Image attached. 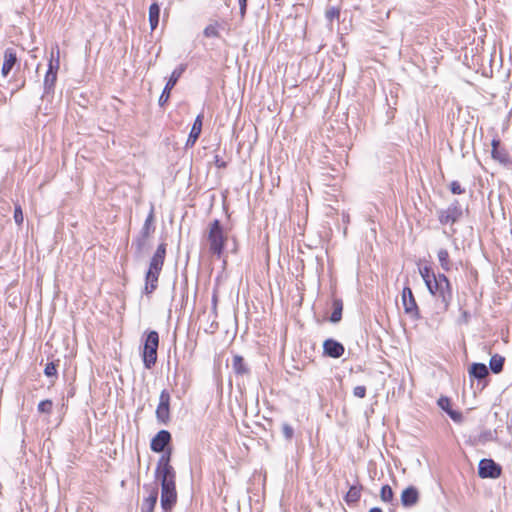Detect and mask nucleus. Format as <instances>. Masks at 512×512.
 <instances>
[{
    "mask_svg": "<svg viewBox=\"0 0 512 512\" xmlns=\"http://www.w3.org/2000/svg\"><path fill=\"white\" fill-rule=\"evenodd\" d=\"M59 49L56 48V52L52 50L51 57L48 64V70L44 78V93L49 94L53 92L54 86L57 80V72L60 66L59 61Z\"/></svg>",
    "mask_w": 512,
    "mask_h": 512,
    "instance_id": "nucleus-5",
    "label": "nucleus"
},
{
    "mask_svg": "<svg viewBox=\"0 0 512 512\" xmlns=\"http://www.w3.org/2000/svg\"><path fill=\"white\" fill-rule=\"evenodd\" d=\"M158 500V488L154 487L150 491L147 498L143 500L142 512H153Z\"/></svg>",
    "mask_w": 512,
    "mask_h": 512,
    "instance_id": "nucleus-20",
    "label": "nucleus"
},
{
    "mask_svg": "<svg viewBox=\"0 0 512 512\" xmlns=\"http://www.w3.org/2000/svg\"><path fill=\"white\" fill-rule=\"evenodd\" d=\"M447 414L450 416V418L455 422H461L462 420V414L455 410H449Z\"/></svg>",
    "mask_w": 512,
    "mask_h": 512,
    "instance_id": "nucleus-39",
    "label": "nucleus"
},
{
    "mask_svg": "<svg viewBox=\"0 0 512 512\" xmlns=\"http://www.w3.org/2000/svg\"><path fill=\"white\" fill-rule=\"evenodd\" d=\"M380 498L383 502L390 503L394 499V493L389 485H384L380 491Z\"/></svg>",
    "mask_w": 512,
    "mask_h": 512,
    "instance_id": "nucleus-29",
    "label": "nucleus"
},
{
    "mask_svg": "<svg viewBox=\"0 0 512 512\" xmlns=\"http://www.w3.org/2000/svg\"><path fill=\"white\" fill-rule=\"evenodd\" d=\"M282 432H283L284 437L287 440L292 439L293 434H294V430H293V428L289 424L285 423V424L282 425Z\"/></svg>",
    "mask_w": 512,
    "mask_h": 512,
    "instance_id": "nucleus-35",
    "label": "nucleus"
},
{
    "mask_svg": "<svg viewBox=\"0 0 512 512\" xmlns=\"http://www.w3.org/2000/svg\"><path fill=\"white\" fill-rule=\"evenodd\" d=\"M428 291L436 297L447 310L453 299L452 287L449 279L444 274H438L436 280L433 279L431 289Z\"/></svg>",
    "mask_w": 512,
    "mask_h": 512,
    "instance_id": "nucleus-2",
    "label": "nucleus"
},
{
    "mask_svg": "<svg viewBox=\"0 0 512 512\" xmlns=\"http://www.w3.org/2000/svg\"><path fill=\"white\" fill-rule=\"evenodd\" d=\"M154 231V207L152 206L140 231V235L135 240L138 250H142L145 246L146 240L154 233Z\"/></svg>",
    "mask_w": 512,
    "mask_h": 512,
    "instance_id": "nucleus-6",
    "label": "nucleus"
},
{
    "mask_svg": "<svg viewBox=\"0 0 512 512\" xmlns=\"http://www.w3.org/2000/svg\"><path fill=\"white\" fill-rule=\"evenodd\" d=\"M505 358L499 354H495L490 358L489 367L493 373H500L503 370Z\"/></svg>",
    "mask_w": 512,
    "mask_h": 512,
    "instance_id": "nucleus-25",
    "label": "nucleus"
},
{
    "mask_svg": "<svg viewBox=\"0 0 512 512\" xmlns=\"http://www.w3.org/2000/svg\"><path fill=\"white\" fill-rule=\"evenodd\" d=\"M491 144H492V151H491L492 158L501 164H504V165L509 164L511 162L510 154L505 148L500 147V140L494 138L492 140Z\"/></svg>",
    "mask_w": 512,
    "mask_h": 512,
    "instance_id": "nucleus-14",
    "label": "nucleus"
},
{
    "mask_svg": "<svg viewBox=\"0 0 512 512\" xmlns=\"http://www.w3.org/2000/svg\"><path fill=\"white\" fill-rule=\"evenodd\" d=\"M353 395L357 398H364L366 395V387L362 385L354 387Z\"/></svg>",
    "mask_w": 512,
    "mask_h": 512,
    "instance_id": "nucleus-37",
    "label": "nucleus"
},
{
    "mask_svg": "<svg viewBox=\"0 0 512 512\" xmlns=\"http://www.w3.org/2000/svg\"><path fill=\"white\" fill-rule=\"evenodd\" d=\"M14 221L18 226H21L24 221L23 211L20 205L16 204L14 209Z\"/></svg>",
    "mask_w": 512,
    "mask_h": 512,
    "instance_id": "nucleus-32",
    "label": "nucleus"
},
{
    "mask_svg": "<svg viewBox=\"0 0 512 512\" xmlns=\"http://www.w3.org/2000/svg\"><path fill=\"white\" fill-rule=\"evenodd\" d=\"M438 405L441 409H443L445 412H448L451 410L450 408V400L447 397H441L438 400Z\"/></svg>",
    "mask_w": 512,
    "mask_h": 512,
    "instance_id": "nucleus-36",
    "label": "nucleus"
},
{
    "mask_svg": "<svg viewBox=\"0 0 512 512\" xmlns=\"http://www.w3.org/2000/svg\"><path fill=\"white\" fill-rule=\"evenodd\" d=\"M401 299L405 313L412 318H419V309L410 287L403 288Z\"/></svg>",
    "mask_w": 512,
    "mask_h": 512,
    "instance_id": "nucleus-8",
    "label": "nucleus"
},
{
    "mask_svg": "<svg viewBox=\"0 0 512 512\" xmlns=\"http://www.w3.org/2000/svg\"><path fill=\"white\" fill-rule=\"evenodd\" d=\"M53 403L51 400H43L38 404V412L44 414H50L52 412Z\"/></svg>",
    "mask_w": 512,
    "mask_h": 512,
    "instance_id": "nucleus-31",
    "label": "nucleus"
},
{
    "mask_svg": "<svg viewBox=\"0 0 512 512\" xmlns=\"http://www.w3.org/2000/svg\"><path fill=\"white\" fill-rule=\"evenodd\" d=\"M17 62V55L14 49L7 48L4 53V62L1 73L4 77L8 76Z\"/></svg>",
    "mask_w": 512,
    "mask_h": 512,
    "instance_id": "nucleus-17",
    "label": "nucleus"
},
{
    "mask_svg": "<svg viewBox=\"0 0 512 512\" xmlns=\"http://www.w3.org/2000/svg\"><path fill=\"white\" fill-rule=\"evenodd\" d=\"M165 255H166V244L161 243L157 247L154 255L152 256V258L150 260L148 270H152L155 272H161L162 267L164 265Z\"/></svg>",
    "mask_w": 512,
    "mask_h": 512,
    "instance_id": "nucleus-13",
    "label": "nucleus"
},
{
    "mask_svg": "<svg viewBox=\"0 0 512 512\" xmlns=\"http://www.w3.org/2000/svg\"><path fill=\"white\" fill-rule=\"evenodd\" d=\"M171 441V434L167 430H160L151 440V450L154 452H164L166 453L165 447ZM170 449H168L169 451Z\"/></svg>",
    "mask_w": 512,
    "mask_h": 512,
    "instance_id": "nucleus-12",
    "label": "nucleus"
},
{
    "mask_svg": "<svg viewBox=\"0 0 512 512\" xmlns=\"http://www.w3.org/2000/svg\"><path fill=\"white\" fill-rule=\"evenodd\" d=\"M202 121H203V114H199L193 125H192V128H191V131L189 133V136H188V139H187V142H186V146L189 147V146H193L197 139L199 138L200 134H201V131H202Z\"/></svg>",
    "mask_w": 512,
    "mask_h": 512,
    "instance_id": "nucleus-18",
    "label": "nucleus"
},
{
    "mask_svg": "<svg viewBox=\"0 0 512 512\" xmlns=\"http://www.w3.org/2000/svg\"><path fill=\"white\" fill-rule=\"evenodd\" d=\"M184 71H185L184 65H180L176 69H174V71L172 72L169 80L167 81V83L159 97V105L160 106H163L168 101V99L170 97L171 90L174 88V86L178 82L179 78L184 73Z\"/></svg>",
    "mask_w": 512,
    "mask_h": 512,
    "instance_id": "nucleus-10",
    "label": "nucleus"
},
{
    "mask_svg": "<svg viewBox=\"0 0 512 512\" xmlns=\"http://www.w3.org/2000/svg\"><path fill=\"white\" fill-rule=\"evenodd\" d=\"M438 261L440 263V266L443 270L445 271H450L451 269V261H450V258H449V253L446 249H440L438 251Z\"/></svg>",
    "mask_w": 512,
    "mask_h": 512,
    "instance_id": "nucleus-26",
    "label": "nucleus"
},
{
    "mask_svg": "<svg viewBox=\"0 0 512 512\" xmlns=\"http://www.w3.org/2000/svg\"><path fill=\"white\" fill-rule=\"evenodd\" d=\"M159 275L160 272H155L152 270H148L146 272L144 287V292L146 294H151L157 288Z\"/></svg>",
    "mask_w": 512,
    "mask_h": 512,
    "instance_id": "nucleus-19",
    "label": "nucleus"
},
{
    "mask_svg": "<svg viewBox=\"0 0 512 512\" xmlns=\"http://www.w3.org/2000/svg\"><path fill=\"white\" fill-rule=\"evenodd\" d=\"M323 350L325 355L332 358H340L345 351L344 346L334 339L325 340L323 343Z\"/></svg>",
    "mask_w": 512,
    "mask_h": 512,
    "instance_id": "nucleus-15",
    "label": "nucleus"
},
{
    "mask_svg": "<svg viewBox=\"0 0 512 512\" xmlns=\"http://www.w3.org/2000/svg\"><path fill=\"white\" fill-rule=\"evenodd\" d=\"M419 273H420L422 279L424 280L427 289H431L433 279L436 280L437 275H435V273L432 271V269L427 266L420 268Z\"/></svg>",
    "mask_w": 512,
    "mask_h": 512,
    "instance_id": "nucleus-24",
    "label": "nucleus"
},
{
    "mask_svg": "<svg viewBox=\"0 0 512 512\" xmlns=\"http://www.w3.org/2000/svg\"><path fill=\"white\" fill-rule=\"evenodd\" d=\"M226 236L220 221L215 219L209 226L208 242L209 250L211 253L216 255L218 258L221 257L223 249L226 243Z\"/></svg>",
    "mask_w": 512,
    "mask_h": 512,
    "instance_id": "nucleus-4",
    "label": "nucleus"
},
{
    "mask_svg": "<svg viewBox=\"0 0 512 512\" xmlns=\"http://www.w3.org/2000/svg\"><path fill=\"white\" fill-rule=\"evenodd\" d=\"M232 367L236 374L243 375L248 373V368L244 363V359L239 355H235L233 357Z\"/></svg>",
    "mask_w": 512,
    "mask_h": 512,
    "instance_id": "nucleus-27",
    "label": "nucleus"
},
{
    "mask_svg": "<svg viewBox=\"0 0 512 512\" xmlns=\"http://www.w3.org/2000/svg\"><path fill=\"white\" fill-rule=\"evenodd\" d=\"M369 512H382V510L378 507H374V508L370 509Z\"/></svg>",
    "mask_w": 512,
    "mask_h": 512,
    "instance_id": "nucleus-44",
    "label": "nucleus"
},
{
    "mask_svg": "<svg viewBox=\"0 0 512 512\" xmlns=\"http://www.w3.org/2000/svg\"><path fill=\"white\" fill-rule=\"evenodd\" d=\"M470 376L481 380L484 379L488 374V368L483 363H473L469 370Z\"/></svg>",
    "mask_w": 512,
    "mask_h": 512,
    "instance_id": "nucleus-21",
    "label": "nucleus"
},
{
    "mask_svg": "<svg viewBox=\"0 0 512 512\" xmlns=\"http://www.w3.org/2000/svg\"><path fill=\"white\" fill-rule=\"evenodd\" d=\"M478 473L481 478H497L501 474V467L492 459H482L479 462Z\"/></svg>",
    "mask_w": 512,
    "mask_h": 512,
    "instance_id": "nucleus-11",
    "label": "nucleus"
},
{
    "mask_svg": "<svg viewBox=\"0 0 512 512\" xmlns=\"http://www.w3.org/2000/svg\"><path fill=\"white\" fill-rule=\"evenodd\" d=\"M462 216V209L457 201L449 205L445 210H440L438 218L441 224H453Z\"/></svg>",
    "mask_w": 512,
    "mask_h": 512,
    "instance_id": "nucleus-9",
    "label": "nucleus"
},
{
    "mask_svg": "<svg viewBox=\"0 0 512 512\" xmlns=\"http://www.w3.org/2000/svg\"><path fill=\"white\" fill-rule=\"evenodd\" d=\"M325 16L330 22L340 17V10L336 7H330L326 10Z\"/></svg>",
    "mask_w": 512,
    "mask_h": 512,
    "instance_id": "nucleus-33",
    "label": "nucleus"
},
{
    "mask_svg": "<svg viewBox=\"0 0 512 512\" xmlns=\"http://www.w3.org/2000/svg\"><path fill=\"white\" fill-rule=\"evenodd\" d=\"M485 439H492V433L489 431L484 435Z\"/></svg>",
    "mask_w": 512,
    "mask_h": 512,
    "instance_id": "nucleus-43",
    "label": "nucleus"
},
{
    "mask_svg": "<svg viewBox=\"0 0 512 512\" xmlns=\"http://www.w3.org/2000/svg\"><path fill=\"white\" fill-rule=\"evenodd\" d=\"M419 500V492L416 487L409 486L402 491L401 503L404 507H412Z\"/></svg>",
    "mask_w": 512,
    "mask_h": 512,
    "instance_id": "nucleus-16",
    "label": "nucleus"
},
{
    "mask_svg": "<svg viewBox=\"0 0 512 512\" xmlns=\"http://www.w3.org/2000/svg\"><path fill=\"white\" fill-rule=\"evenodd\" d=\"M241 18H244L247 8V0H238Z\"/></svg>",
    "mask_w": 512,
    "mask_h": 512,
    "instance_id": "nucleus-40",
    "label": "nucleus"
},
{
    "mask_svg": "<svg viewBox=\"0 0 512 512\" xmlns=\"http://www.w3.org/2000/svg\"><path fill=\"white\" fill-rule=\"evenodd\" d=\"M160 17V6L157 3H153L149 7V23L151 30H155L159 24Z\"/></svg>",
    "mask_w": 512,
    "mask_h": 512,
    "instance_id": "nucleus-22",
    "label": "nucleus"
},
{
    "mask_svg": "<svg viewBox=\"0 0 512 512\" xmlns=\"http://www.w3.org/2000/svg\"><path fill=\"white\" fill-rule=\"evenodd\" d=\"M172 452L163 453L157 462L155 477L161 484V507L163 512H171L177 501L176 472L170 464Z\"/></svg>",
    "mask_w": 512,
    "mask_h": 512,
    "instance_id": "nucleus-1",
    "label": "nucleus"
},
{
    "mask_svg": "<svg viewBox=\"0 0 512 512\" xmlns=\"http://www.w3.org/2000/svg\"><path fill=\"white\" fill-rule=\"evenodd\" d=\"M450 190L453 194H462L464 193V189L461 187L460 183L457 181H453L450 185Z\"/></svg>",
    "mask_w": 512,
    "mask_h": 512,
    "instance_id": "nucleus-38",
    "label": "nucleus"
},
{
    "mask_svg": "<svg viewBox=\"0 0 512 512\" xmlns=\"http://www.w3.org/2000/svg\"><path fill=\"white\" fill-rule=\"evenodd\" d=\"M469 319H470V313L466 310H462L459 322L468 323Z\"/></svg>",
    "mask_w": 512,
    "mask_h": 512,
    "instance_id": "nucleus-41",
    "label": "nucleus"
},
{
    "mask_svg": "<svg viewBox=\"0 0 512 512\" xmlns=\"http://www.w3.org/2000/svg\"><path fill=\"white\" fill-rule=\"evenodd\" d=\"M361 491H362L361 485H352L345 495V501L348 504H353V503L358 502L361 497Z\"/></svg>",
    "mask_w": 512,
    "mask_h": 512,
    "instance_id": "nucleus-23",
    "label": "nucleus"
},
{
    "mask_svg": "<svg viewBox=\"0 0 512 512\" xmlns=\"http://www.w3.org/2000/svg\"><path fill=\"white\" fill-rule=\"evenodd\" d=\"M205 37L207 38H216L219 37L218 24H209L203 31Z\"/></svg>",
    "mask_w": 512,
    "mask_h": 512,
    "instance_id": "nucleus-30",
    "label": "nucleus"
},
{
    "mask_svg": "<svg viewBox=\"0 0 512 512\" xmlns=\"http://www.w3.org/2000/svg\"><path fill=\"white\" fill-rule=\"evenodd\" d=\"M342 301L341 300H334L333 301V312L330 317V321L333 323H337L341 320L342 317Z\"/></svg>",
    "mask_w": 512,
    "mask_h": 512,
    "instance_id": "nucleus-28",
    "label": "nucleus"
},
{
    "mask_svg": "<svg viewBox=\"0 0 512 512\" xmlns=\"http://www.w3.org/2000/svg\"><path fill=\"white\" fill-rule=\"evenodd\" d=\"M159 346V334L152 330L146 334L143 350L142 360L146 369H151L157 361V350Z\"/></svg>",
    "mask_w": 512,
    "mask_h": 512,
    "instance_id": "nucleus-3",
    "label": "nucleus"
},
{
    "mask_svg": "<svg viewBox=\"0 0 512 512\" xmlns=\"http://www.w3.org/2000/svg\"><path fill=\"white\" fill-rule=\"evenodd\" d=\"M44 374L47 377H55L57 375V366L54 362H49L46 364L44 369Z\"/></svg>",
    "mask_w": 512,
    "mask_h": 512,
    "instance_id": "nucleus-34",
    "label": "nucleus"
},
{
    "mask_svg": "<svg viewBox=\"0 0 512 512\" xmlns=\"http://www.w3.org/2000/svg\"><path fill=\"white\" fill-rule=\"evenodd\" d=\"M216 165H217L218 167H220V168H221V167H225V162L220 161V160L218 159V156H216Z\"/></svg>",
    "mask_w": 512,
    "mask_h": 512,
    "instance_id": "nucleus-42",
    "label": "nucleus"
},
{
    "mask_svg": "<svg viewBox=\"0 0 512 512\" xmlns=\"http://www.w3.org/2000/svg\"><path fill=\"white\" fill-rule=\"evenodd\" d=\"M170 394L162 390L159 396V404L156 408V418L159 422L166 424L170 419Z\"/></svg>",
    "mask_w": 512,
    "mask_h": 512,
    "instance_id": "nucleus-7",
    "label": "nucleus"
}]
</instances>
